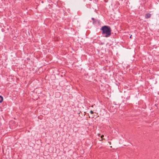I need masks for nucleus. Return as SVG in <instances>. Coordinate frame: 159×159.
<instances>
[{
    "mask_svg": "<svg viewBox=\"0 0 159 159\" xmlns=\"http://www.w3.org/2000/svg\"><path fill=\"white\" fill-rule=\"evenodd\" d=\"M102 34H105V37H108L111 35V30L110 26L105 25L102 27Z\"/></svg>",
    "mask_w": 159,
    "mask_h": 159,
    "instance_id": "1",
    "label": "nucleus"
},
{
    "mask_svg": "<svg viewBox=\"0 0 159 159\" xmlns=\"http://www.w3.org/2000/svg\"><path fill=\"white\" fill-rule=\"evenodd\" d=\"M151 16V14L150 13H147L145 14V17L146 19L149 18Z\"/></svg>",
    "mask_w": 159,
    "mask_h": 159,
    "instance_id": "2",
    "label": "nucleus"
},
{
    "mask_svg": "<svg viewBox=\"0 0 159 159\" xmlns=\"http://www.w3.org/2000/svg\"><path fill=\"white\" fill-rule=\"evenodd\" d=\"M3 100V97L1 96H0V103H1L2 102Z\"/></svg>",
    "mask_w": 159,
    "mask_h": 159,
    "instance_id": "3",
    "label": "nucleus"
},
{
    "mask_svg": "<svg viewBox=\"0 0 159 159\" xmlns=\"http://www.w3.org/2000/svg\"><path fill=\"white\" fill-rule=\"evenodd\" d=\"M92 20H93V23H94L95 22H96V21L95 20V19H94V18H92Z\"/></svg>",
    "mask_w": 159,
    "mask_h": 159,
    "instance_id": "4",
    "label": "nucleus"
},
{
    "mask_svg": "<svg viewBox=\"0 0 159 159\" xmlns=\"http://www.w3.org/2000/svg\"><path fill=\"white\" fill-rule=\"evenodd\" d=\"M90 113L91 114H93L94 113L92 111H90Z\"/></svg>",
    "mask_w": 159,
    "mask_h": 159,
    "instance_id": "5",
    "label": "nucleus"
},
{
    "mask_svg": "<svg viewBox=\"0 0 159 159\" xmlns=\"http://www.w3.org/2000/svg\"><path fill=\"white\" fill-rule=\"evenodd\" d=\"M104 137V135H102L101 136V138L102 139H102V138Z\"/></svg>",
    "mask_w": 159,
    "mask_h": 159,
    "instance_id": "6",
    "label": "nucleus"
},
{
    "mask_svg": "<svg viewBox=\"0 0 159 159\" xmlns=\"http://www.w3.org/2000/svg\"><path fill=\"white\" fill-rule=\"evenodd\" d=\"M131 37H132V35H131L130 36V38H131Z\"/></svg>",
    "mask_w": 159,
    "mask_h": 159,
    "instance_id": "7",
    "label": "nucleus"
},
{
    "mask_svg": "<svg viewBox=\"0 0 159 159\" xmlns=\"http://www.w3.org/2000/svg\"><path fill=\"white\" fill-rule=\"evenodd\" d=\"M100 135V134H98V136H99V135Z\"/></svg>",
    "mask_w": 159,
    "mask_h": 159,
    "instance_id": "8",
    "label": "nucleus"
}]
</instances>
